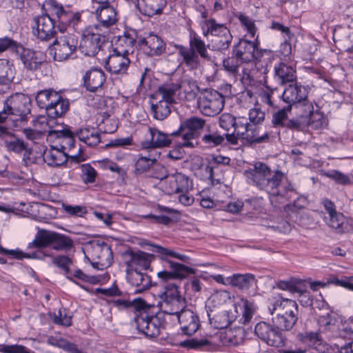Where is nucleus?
I'll return each mask as SVG.
<instances>
[{
	"label": "nucleus",
	"instance_id": "obj_33",
	"mask_svg": "<svg viewBox=\"0 0 353 353\" xmlns=\"http://www.w3.org/2000/svg\"><path fill=\"white\" fill-rule=\"evenodd\" d=\"M21 61L27 69L36 70L45 61V57L40 51L27 50L21 55Z\"/></svg>",
	"mask_w": 353,
	"mask_h": 353
},
{
	"label": "nucleus",
	"instance_id": "obj_51",
	"mask_svg": "<svg viewBox=\"0 0 353 353\" xmlns=\"http://www.w3.org/2000/svg\"><path fill=\"white\" fill-rule=\"evenodd\" d=\"M301 283L299 280H290V281H280L276 283L277 287L283 290H288L292 293H299L300 294H303L305 292V290L299 285Z\"/></svg>",
	"mask_w": 353,
	"mask_h": 353
},
{
	"label": "nucleus",
	"instance_id": "obj_59",
	"mask_svg": "<svg viewBox=\"0 0 353 353\" xmlns=\"http://www.w3.org/2000/svg\"><path fill=\"white\" fill-rule=\"evenodd\" d=\"M239 19L241 25L246 29L247 32L250 34V37L254 38L256 34V28L254 22L248 17L240 14Z\"/></svg>",
	"mask_w": 353,
	"mask_h": 353
},
{
	"label": "nucleus",
	"instance_id": "obj_52",
	"mask_svg": "<svg viewBox=\"0 0 353 353\" xmlns=\"http://www.w3.org/2000/svg\"><path fill=\"white\" fill-rule=\"evenodd\" d=\"M208 132V134H205L202 137V141L209 147H215L221 145L224 142L225 137L223 135H221L216 132H210V130Z\"/></svg>",
	"mask_w": 353,
	"mask_h": 353
},
{
	"label": "nucleus",
	"instance_id": "obj_63",
	"mask_svg": "<svg viewBox=\"0 0 353 353\" xmlns=\"http://www.w3.org/2000/svg\"><path fill=\"white\" fill-rule=\"evenodd\" d=\"M236 118L230 114H223L219 117V125L223 129L229 131L233 128Z\"/></svg>",
	"mask_w": 353,
	"mask_h": 353
},
{
	"label": "nucleus",
	"instance_id": "obj_41",
	"mask_svg": "<svg viewBox=\"0 0 353 353\" xmlns=\"http://www.w3.org/2000/svg\"><path fill=\"white\" fill-rule=\"evenodd\" d=\"M157 154H150L148 157L141 156L136 161L134 167V174L136 175L141 174L150 170V168L157 162Z\"/></svg>",
	"mask_w": 353,
	"mask_h": 353
},
{
	"label": "nucleus",
	"instance_id": "obj_57",
	"mask_svg": "<svg viewBox=\"0 0 353 353\" xmlns=\"http://www.w3.org/2000/svg\"><path fill=\"white\" fill-rule=\"evenodd\" d=\"M327 176L334 180L336 183L346 185L352 183V179L339 171L332 170L326 174Z\"/></svg>",
	"mask_w": 353,
	"mask_h": 353
},
{
	"label": "nucleus",
	"instance_id": "obj_27",
	"mask_svg": "<svg viewBox=\"0 0 353 353\" xmlns=\"http://www.w3.org/2000/svg\"><path fill=\"white\" fill-rule=\"evenodd\" d=\"M228 282L232 287L238 288L242 292L248 291L253 285L256 284L255 276L252 274H234L228 277Z\"/></svg>",
	"mask_w": 353,
	"mask_h": 353
},
{
	"label": "nucleus",
	"instance_id": "obj_26",
	"mask_svg": "<svg viewBox=\"0 0 353 353\" xmlns=\"http://www.w3.org/2000/svg\"><path fill=\"white\" fill-rule=\"evenodd\" d=\"M180 90V85L177 83H165L158 88L156 93L152 96L153 99L165 100L170 104L176 103L175 95Z\"/></svg>",
	"mask_w": 353,
	"mask_h": 353
},
{
	"label": "nucleus",
	"instance_id": "obj_44",
	"mask_svg": "<svg viewBox=\"0 0 353 353\" xmlns=\"http://www.w3.org/2000/svg\"><path fill=\"white\" fill-rule=\"evenodd\" d=\"M208 318L210 323L216 329H223L229 326L234 319L229 316V314L227 311H223L213 317L211 316V314L208 313Z\"/></svg>",
	"mask_w": 353,
	"mask_h": 353
},
{
	"label": "nucleus",
	"instance_id": "obj_28",
	"mask_svg": "<svg viewBox=\"0 0 353 353\" xmlns=\"http://www.w3.org/2000/svg\"><path fill=\"white\" fill-rule=\"evenodd\" d=\"M128 280L131 285L137 288L135 292L137 293L148 290L152 283L150 276L138 271L137 268L128 272Z\"/></svg>",
	"mask_w": 353,
	"mask_h": 353
},
{
	"label": "nucleus",
	"instance_id": "obj_36",
	"mask_svg": "<svg viewBox=\"0 0 353 353\" xmlns=\"http://www.w3.org/2000/svg\"><path fill=\"white\" fill-rule=\"evenodd\" d=\"M171 104L165 100L153 99L151 102V114L154 119L163 121L171 112Z\"/></svg>",
	"mask_w": 353,
	"mask_h": 353
},
{
	"label": "nucleus",
	"instance_id": "obj_58",
	"mask_svg": "<svg viewBox=\"0 0 353 353\" xmlns=\"http://www.w3.org/2000/svg\"><path fill=\"white\" fill-rule=\"evenodd\" d=\"M180 345L188 349H200L209 344L207 339H190L180 342Z\"/></svg>",
	"mask_w": 353,
	"mask_h": 353
},
{
	"label": "nucleus",
	"instance_id": "obj_55",
	"mask_svg": "<svg viewBox=\"0 0 353 353\" xmlns=\"http://www.w3.org/2000/svg\"><path fill=\"white\" fill-rule=\"evenodd\" d=\"M152 246L154 247L152 251L159 253V254L161 255V256L166 258L167 256H170L185 263H188V260L190 259L189 257L185 255L178 254L174 251L170 250L160 245H154Z\"/></svg>",
	"mask_w": 353,
	"mask_h": 353
},
{
	"label": "nucleus",
	"instance_id": "obj_22",
	"mask_svg": "<svg viewBox=\"0 0 353 353\" xmlns=\"http://www.w3.org/2000/svg\"><path fill=\"white\" fill-rule=\"evenodd\" d=\"M125 54L115 52L110 54L105 62V68L113 74L124 73L127 70L130 60Z\"/></svg>",
	"mask_w": 353,
	"mask_h": 353
},
{
	"label": "nucleus",
	"instance_id": "obj_48",
	"mask_svg": "<svg viewBox=\"0 0 353 353\" xmlns=\"http://www.w3.org/2000/svg\"><path fill=\"white\" fill-rule=\"evenodd\" d=\"M292 110L290 105H288L285 108L279 110L272 114V123L274 127H281L284 128L285 123L288 120V112Z\"/></svg>",
	"mask_w": 353,
	"mask_h": 353
},
{
	"label": "nucleus",
	"instance_id": "obj_64",
	"mask_svg": "<svg viewBox=\"0 0 353 353\" xmlns=\"http://www.w3.org/2000/svg\"><path fill=\"white\" fill-rule=\"evenodd\" d=\"M3 353H31L30 351L21 345H3L0 347Z\"/></svg>",
	"mask_w": 353,
	"mask_h": 353
},
{
	"label": "nucleus",
	"instance_id": "obj_35",
	"mask_svg": "<svg viewBox=\"0 0 353 353\" xmlns=\"http://www.w3.org/2000/svg\"><path fill=\"white\" fill-rule=\"evenodd\" d=\"M79 139L87 145L94 147L101 142L100 134L94 128H81L75 132Z\"/></svg>",
	"mask_w": 353,
	"mask_h": 353
},
{
	"label": "nucleus",
	"instance_id": "obj_47",
	"mask_svg": "<svg viewBox=\"0 0 353 353\" xmlns=\"http://www.w3.org/2000/svg\"><path fill=\"white\" fill-rule=\"evenodd\" d=\"M328 225L336 230L338 233H343L347 228L345 218L343 214L336 212L329 216Z\"/></svg>",
	"mask_w": 353,
	"mask_h": 353
},
{
	"label": "nucleus",
	"instance_id": "obj_9",
	"mask_svg": "<svg viewBox=\"0 0 353 353\" xmlns=\"http://www.w3.org/2000/svg\"><path fill=\"white\" fill-rule=\"evenodd\" d=\"M210 125L206 123V121L198 117H190L185 119L180 125L178 130L171 133L172 136L181 135L183 139L182 145L184 147H193L194 143L192 139L199 137L201 131L204 129L209 130Z\"/></svg>",
	"mask_w": 353,
	"mask_h": 353
},
{
	"label": "nucleus",
	"instance_id": "obj_10",
	"mask_svg": "<svg viewBox=\"0 0 353 353\" xmlns=\"http://www.w3.org/2000/svg\"><path fill=\"white\" fill-rule=\"evenodd\" d=\"M225 104L224 97L213 89H206L200 92L197 98V106L205 116L214 117L219 114Z\"/></svg>",
	"mask_w": 353,
	"mask_h": 353
},
{
	"label": "nucleus",
	"instance_id": "obj_61",
	"mask_svg": "<svg viewBox=\"0 0 353 353\" xmlns=\"http://www.w3.org/2000/svg\"><path fill=\"white\" fill-rule=\"evenodd\" d=\"M55 324L69 327L72 324V318L67 315L65 308H61L59 310V315H55L53 319Z\"/></svg>",
	"mask_w": 353,
	"mask_h": 353
},
{
	"label": "nucleus",
	"instance_id": "obj_7",
	"mask_svg": "<svg viewBox=\"0 0 353 353\" xmlns=\"http://www.w3.org/2000/svg\"><path fill=\"white\" fill-rule=\"evenodd\" d=\"M203 30L205 37H208L209 34L213 36L211 41L213 50L223 51L230 48L233 37L224 24L218 23L214 19L205 20Z\"/></svg>",
	"mask_w": 353,
	"mask_h": 353
},
{
	"label": "nucleus",
	"instance_id": "obj_8",
	"mask_svg": "<svg viewBox=\"0 0 353 353\" xmlns=\"http://www.w3.org/2000/svg\"><path fill=\"white\" fill-rule=\"evenodd\" d=\"M52 244L55 250H67L73 246L72 239L65 235L46 230H39L28 248H44Z\"/></svg>",
	"mask_w": 353,
	"mask_h": 353
},
{
	"label": "nucleus",
	"instance_id": "obj_21",
	"mask_svg": "<svg viewBox=\"0 0 353 353\" xmlns=\"http://www.w3.org/2000/svg\"><path fill=\"white\" fill-rule=\"evenodd\" d=\"M95 14L98 23L94 26H98L99 30L101 26L108 28L117 21L116 10L110 3H99Z\"/></svg>",
	"mask_w": 353,
	"mask_h": 353
},
{
	"label": "nucleus",
	"instance_id": "obj_62",
	"mask_svg": "<svg viewBox=\"0 0 353 353\" xmlns=\"http://www.w3.org/2000/svg\"><path fill=\"white\" fill-rule=\"evenodd\" d=\"M211 298L216 305H222L228 301H231L230 294L226 290L216 292Z\"/></svg>",
	"mask_w": 353,
	"mask_h": 353
},
{
	"label": "nucleus",
	"instance_id": "obj_15",
	"mask_svg": "<svg viewBox=\"0 0 353 353\" xmlns=\"http://www.w3.org/2000/svg\"><path fill=\"white\" fill-rule=\"evenodd\" d=\"M161 259L168 263L170 271L162 270L157 272V276L162 281L168 282L172 280H182L188 275L194 274L193 268L185 265L174 262L165 257L161 256Z\"/></svg>",
	"mask_w": 353,
	"mask_h": 353
},
{
	"label": "nucleus",
	"instance_id": "obj_31",
	"mask_svg": "<svg viewBox=\"0 0 353 353\" xmlns=\"http://www.w3.org/2000/svg\"><path fill=\"white\" fill-rule=\"evenodd\" d=\"M57 99V101H52V104L46 110L48 117V125H50V122H53L54 119L64 115L69 108V102L67 99H63L59 94Z\"/></svg>",
	"mask_w": 353,
	"mask_h": 353
},
{
	"label": "nucleus",
	"instance_id": "obj_30",
	"mask_svg": "<svg viewBox=\"0 0 353 353\" xmlns=\"http://www.w3.org/2000/svg\"><path fill=\"white\" fill-rule=\"evenodd\" d=\"M68 157L65 151L52 146L43 153V161L51 167H59L65 163Z\"/></svg>",
	"mask_w": 353,
	"mask_h": 353
},
{
	"label": "nucleus",
	"instance_id": "obj_39",
	"mask_svg": "<svg viewBox=\"0 0 353 353\" xmlns=\"http://www.w3.org/2000/svg\"><path fill=\"white\" fill-rule=\"evenodd\" d=\"M57 99H59L58 92L52 89L39 91L35 96L38 106L46 110L52 104V101H57Z\"/></svg>",
	"mask_w": 353,
	"mask_h": 353
},
{
	"label": "nucleus",
	"instance_id": "obj_50",
	"mask_svg": "<svg viewBox=\"0 0 353 353\" xmlns=\"http://www.w3.org/2000/svg\"><path fill=\"white\" fill-rule=\"evenodd\" d=\"M4 143L8 151L15 153H21L27 148V144L22 139L16 137L14 134H11L10 139H5Z\"/></svg>",
	"mask_w": 353,
	"mask_h": 353
},
{
	"label": "nucleus",
	"instance_id": "obj_2",
	"mask_svg": "<svg viewBox=\"0 0 353 353\" xmlns=\"http://www.w3.org/2000/svg\"><path fill=\"white\" fill-rule=\"evenodd\" d=\"M272 325L261 321L255 325L256 335L268 345L276 347L285 345L286 338L283 332L291 330L298 319V305L295 301L283 299L276 301L269 307Z\"/></svg>",
	"mask_w": 353,
	"mask_h": 353
},
{
	"label": "nucleus",
	"instance_id": "obj_38",
	"mask_svg": "<svg viewBox=\"0 0 353 353\" xmlns=\"http://www.w3.org/2000/svg\"><path fill=\"white\" fill-rule=\"evenodd\" d=\"M341 319V317L336 314H327V315L321 316L318 322L324 331L331 332L334 336H337Z\"/></svg>",
	"mask_w": 353,
	"mask_h": 353
},
{
	"label": "nucleus",
	"instance_id": "obj_60",
	"mask_svg": "<svg viewBox=\"0 0 353 353\" xmlns=\"http://www.w3.org/2000/svg\"><path fill=\"white\" fill-rule=\"evenodd\" d=\"M243 312L239 321L243 324L248 323L254 314L253 304L247 300L243 301Z\"/></svg>",
	"mask_w": 353,
	"mask_h": 353
},
{
	"label": "nucleus",
	"instance_id": "obj_42",
	"mask_svg": "<svg viewBox=\"0 0 353 353\" xmlns=\"http://www.w3.org/2000/svg\"><path fill=\"white\" fill-rule=\"evenodd\" d=\"M0 254L7 255L11 258L17 259H22L23 258H32L43 260L45 259V257L48 256V254L41 252H32V254H26L19 249L8 250L3 248L2 246H0Z\"/></svg>",
	"mask_w": 353,
	"mask_h": 353
},
{
	"label": "nucleus",
	"instance_id": "obj_19",
	"mask_svg": "<svg viewBox=\"0 0 353 353\" xmlns=\"http://www.w3.org/2000/svg\"><path fill=\"white\" fill-rule=\"evenodd\" d=\"M139 46L148 56H159L165 51V43L158 35L150 34L139 41Z\"/></svg>",
	"mask_w": 353,
	"mask_h": 353
},
{
	"label": "nucleus",
	"instance_id": "obj_46",
	"mask_svg": "<svg viewBox=\"0 0 353 353\" xmlns=\"http://www.w3.org/2000/svg\"><path fill=\"white\" fill-rule=\"evenodd\" d=\"M179 84L180 85V90L184 93V99L186 101H192L196 98L199 87L195 81L184 80Z\"/></svg>",
	"mask_w": 353,
	"mask_h": 353
},
{
	"label": "nucleus",
	"instance_id": "obj_43",
	"mask_svg": "<svg viewBox=\"0 0 353 353\" xmlns=\"http://www.w3.org/2000/svg\"><path fill=\"white\" fill-rule=\"evenodd\" d=\"M243 139L246 140L250 143H259L267 141L269 139V134L267 132L260 134L259 128L256 125L250 124Z\"/></svg>",
	"mask_w": 353,
	"mask_h": 353
},
{
	"label": "nucleus",
	"instance_id": "obj_17",
	"mask_svg": "<svg viewBox=\"0 0 353 353\" xmlns=\"http://www.w3.org/2000/svg\"><path fill=\"white\" fill-rule=\"evenodd\" d=\"M94 259H98L96 263H101V269L111 265L113 260V253L110 245L104 241H94L90 242L89 251Z\"/></svg>",
	"mask_w": 353,
	"mask_h": 353
},
{
	"label": "nucleus",
	"instance_id": "obj_16",
	"mask_svg": "<svg viewBox=\"0 0 353 353\" xmlns=\"http://www.w3.org/2000/svg\"><path fill=\"white\" fill-rule=\"evenodd\" d=\"M177 319L182 334L187 336L193 335L201 327L198 314L190 309L181 311L177 316Z\"/></svg>",
	"mask_w": 353,
	"mask_h": 353
},
{
	"label": "nucleus",
	"instance_id": "obj_13",
	"mask_svg": "<svg viewBox=\"0 0 353 353\" xmlns=\"http://www.w3.org/2000/svg\"><path fill=\"white\" fill-rule=\"evenodd\" d=\"M98 26L86 28L82 33L79 48L86 56H94L99 51L103 43Z\"/></svg>",
	"mask_w": 353,
	"mask_h": 353
},
{
	"label": "nucleus",
	"instance_id": "obj_4",
	"mask_svg": "<svg viewBox=\"0 0 353 353\" xmlns=\"http://www.w3.org/2000/svg\"><path fill=\"white\" fill-rule=\"evenodd\" d=\"M137 313L134 319L139 332L148 338L157 337L165 329V320L163 313L150 314L152 307L145 301L139 299L136 301Z\"/></svg>",
	"mask_w": 353,
	"mask_h": 353
},
{
	"label": "nucleus",
	"instance_id": "obj_11",
	"mask_svg": "<svg viewBox=\"0 0 353 353\" xmlns=\"http://www.w3.org/2000/svg\"><path fill=\"white\" fill-rule=\"evenodd\" d=\"M309 88L296 81L294 84H289L285 88L281 97L288 105L292 107L294 105H302L305 107L306 112H312L314 111V108L312 103L307 100Z\"/></svg>",
	"mask_w": 353,
	"mask_h": 353
},
{
	"label": "nucleus",
	"instance_id": "obj_23",
	"mask_svg": "<svg viewBox=\"0 0 353 353\" xmlns=\"http://www.w3.org/2000/svg\"><path fill=\"white\" fill-rule=\"evenodd\" d=\"M136 6L145 16L152 17L162 12L167 0H136Z\"/></svg>",
	"mask_w": 353,
	"mask_h": 353
},
{
	"label": "nucleus",
	"instance_id": "obj_29",
	"mask_svg": "<svg viewBox=\"0 0 353 353\" xmlns=\"http://www.w3.org/2000/svg\"><path fill=\"white\" fill-rule=\"evenodd\" d=\"M151 139L150 141L142 142L144 149L158 148L168 146L171 143L168 134L155 128H150Z\"/></svg>",
	"mask_w": 353,
	"mask_h": 353
},
{
	"label": "nucleus",
	"instance_id": "obj_3",
	"mask_svg": "<svg viewBox=\"0 0 353 353\" xmlns=\"http://www.w3.org/2000/svg\"><path fill=\"white\" fill-rule=\"evenodd\" d=\"M48 14L37 16L32 19V33L41 41H49L57 34V29L64 32L68 28L78 30L82 22L80 12L66 10L56 1L50 2Z\"/></svg>",
	"mask_w": 353,
	"mask_h": 353
},
{
	"label": "nucleus",
	"instance_id": "obj_14",
	"mask_svg": "<svg viewBox=\"0 0 353 353\" xmlns=\"http://www.w3.org/2000/svg\"><path fill=\"white\" fill-rule=\"evenodd\" d=\"M77 40L72 36H63L56 39L50 47L55 61L68 59L77 50Z\"/></svg>",
	"mask_w": 353,
	"mask_h": 353
},
{
	"label": "nucleus",
	"instance_id": "obj_18",
	"mask_svg": "<svg viewBox=\"0 0 353 353\" xmlns=\"http://www.w3.org/2000/svg\"><path fill=\"white\" fill-rule=\"evenodd\" d=\"M105 79V74L101 69L93 68L83 76V86L88 92H97L101 90Z\"/></svg>",
	"mask_w": 353,
	"mask_h": 353
},
{
	"label": "nucleus",
	"instance_id": "obj_24",
	"mask_svg": "<svg viewBox=\"0 0 353 353\" xmlns=\"http://www.w3.org/2000/svg\"><path fill=\"white\" fill-rule=\"evenodd\" d=\"M274 77L281 85L291 84L296 81V72L292 66L279 63L274 66Z\"/></svg>",
	"mask_w": 353,
	"mask_h": 353
},
{
	"label": "nucleus",
	"instance_id": "obj_12",
	"mask_svg": "<svg viewBox=\"0 0 353 353\" xmlns=\"http://www.w3.org/2000/svg\"><path fill=\"white\" fill-rule=\"evenodd\" d=\"M258 46V37L255 41L241 39L237 43L234 45L232 54L243 63H251L263 56V50L259 49Z\"/></svg>",
	"mask_w": 353,
	"mask_h": 353
},
{
	"label": "nucleus",
	"instance_id": "obj_54",
	"mask_svg": "<svg viewBox=\"0 0 353 353\" xmlns=\"http://www.w3.org/2000/svg\"><path fill=\"white\" fill-rule=\"evenodd\" d=\"M161 301L183 297L179 291V287L175 283H170L164 287L163 292L159 295Z\"/></svg>",
	"mask_w": 353,
	"mask_h": 353
},
{
	"label": "nucleus",
	"instance_id": "obj_56",
	"mask_svg": "<svg viewBox=\"0 0 353 353\" xmlns=\"http://www.w3.org/2000/svg\"><path fill=\"white\" fill-rule=\"evenodd\" d=\"M352 336H353V319L350 318L345 321L341 319L337 336L346 338Z\"/></svg>",
	"mask_w": 353,
	"mask_h": 353
},
{
	"label": "nucleus",
	"instance_id": "obj_37",
	"mask_svg": "<svg viewBox=\"0 0 353 353\" xmlns=\"http://www.w3.org/2000/svg\"><path fill=\"white\" fill-rule=\"evenodd\" d=\"M185 301L183 297L179 299H167L161 301V308L163 310L164 315L165 314L170 315H176L181 313V311L184 310L185 308Z\"/></svg>",
	"mask_w": 353,
	"mask_h": 353
},
{
	"label": "nucleus",
	"instance_id": "obj_20",
	"mask_svg": "<svg viewBox=\"0 0 353 353\" xmlns=\"http://www.w3.org/2000/svg\"><path fill=\"white\" fill-rule=\"evenodd\" d=\"M166 180L165 189L168 194L187 193L191 188L189 178L180 172L168 174Z\"/></svg>",
	"mask_w": 353,
	"mask_h": 353
},
{
	"label": "nucleus",
	"instance_id": "obj_25",
	"mask_svg": "<svg viewBox=\"0 0 353 353\" xmlns=\"http://www.w3.org/2000/svg\"><path fill=\"white\" fill-rule=\"evenodd\" d=\"M123 256L128 268L139 266L144 270L150 268L149 255L144 252H134L132 250H127L123 253Z\"/></svg>",
	"mask_w": 353,
	"mask_h": 353
},
{
	"label": "nucleus",
	"instance_id": "obj_32",
	"mask_svg": "<svg viewBox=\"0 0 353 353\" xmlns=\"http://www.w3.org/2000/svg\"><path fill=\"white\" fill-rule=\"evenodd\" d=\"M135 43L134 33L125 32L123 35L118 37L113 52L127 55L132 54Z\"/></svg>",
	"mask_w": 353,
	"mask_h": 353
},
{
	"label": "nucleus",
	"instance_id": "obj_6",
	"mask_svg": "<svg viewBox=\"0 0 353 353\" xmlns=\"http://www.w3.org/2000/svg\"><path fill=\"white\" fill-rule=\"evenodd\" d=\"M31 100L23 94L16 93L8 97L4 102L3 112L6 119L9 115L14 117L12 121L16 127L25 125L31 114Z\"/></svg>",
	"mask_w": 353,
	"mask_h": 353
},
{
	"label": "nucleus",
	"instance_id": "obj_1",
	"mask_svg": "<svg viewBox=\"0 0 353 353\" xmlns=\"http://www.w3.org/2000/svg\"><path fill=\"white\" fill-rule=\"evenodd\" d=\"M244 176L250 185L267 192L272 204L275 207H279L292 199H294L293 204H288L287 208L301 209L307 205L306 197L298 195L292 184L285 179L284 174L281 171H272L264 163H254L253 168L244 171Z\"/></svg>",
	"mask_w": 353,
	"mask_h": 353
},
{
	"label": "nucleus",
	"instance_id": "obj_49",
	"mask_svg": "<svg viewBox=\"0 0 353 353\" xmlns=\"http://www.w3.org/2000/svg\"><path fill=\"white\" fill-rule=\"evenodd\" d=\"M243 62L232 53L231 57L223 59V67L229 74L236 76L239 73V68Z\"/></svg>",
	"mask_w": 353,
	"mask_h": 353
},
{
	"label": "nucleus",
	"instance_id": "obj_45",
	"mask_svg": "<svg viewBox=\"0 0 353 353\" xmlns=\"http://www.w3.org/2000/svg\"><path fill=\"white\" fill-rule=\"evenodd\" d=\"M54 133L57 134V139L61 140V150L65 151L67 149L70 150L74 148L75 133L70 130L63 132L56 131Z\"/></svg>",
	"mask_w": 353,
	"mask_h": 353
},
{
	"label": "nucleus",
	"instance_id": "obj_53",
	"mask_svg": "<svg viewBox=\"0 0 353 353\" xmlns=\"http://www.w3.org/2000/svg\"><path fill=\"white\" fill-rule=\"evenodd\" d=\"M81 173V178L85 183H92L95 181L97 171L90 164H82L80 167Z\"/></svg>",
	"mask_w": 353,
	"mask_h": 353
},
{
	"label": "nucleus",
	"instance_id": "obj_5",
	"mask_svg": "<svg viewBox=\"0 0 353 353\" xmlns=\"http://www.w3.org/2000/svg\"><path fill=\"white\" fill-rule=\"evenodd\" d=\"M175 47L179 55L183 57L184 63L192 69L200 67L199 57L207 61H212V57L208 52L210 45H206L195 32L190 34L189 48L182 45H176Z\"/></svg>",
	"mask_w": 353,
	"mask_h": 353
},
{
	"label": "nucleus",
	"instance_id": "obj_34",
	"mask_svg": "<svg viewBox=\"0 0 353 353\" xmlns=\"http://www.w3.org/2000/svg\"><path fill=\"white\" fill-rule=\"evenodd\" d=\"M13 77L12 66L9 61L6 59H0V94L10 90Z\"/></svg>",
	"mask_w": 353,
	"mask_h": 353
},
{
	"label": "nucleus",
	"instance_id": "obj_40",
	"mask_svg": "<svg viewBox=\"0 0 353 353\" xmlns=\"http://www.w3.org/2000/svg\"><path fill=\"white\" fill-rule=\"evenodd\" d=\"M298 339L300 341L307 344L310 347L320 350V347L323 343V339L320 334L317 332H304L298 334Z\"/></svg>",
	"mask_w": 353,
	"mask_h": 353
}]
</instances>
